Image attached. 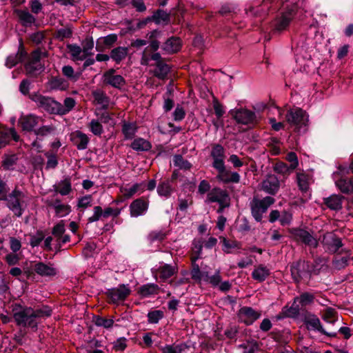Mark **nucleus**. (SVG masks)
<instances>
[{
  "mask_svg": "<svg viewBox=\"0 0 353 353\" xmlns=\"http://www.w3.org/2000/svg\"><path fill=\"white\" fill-rule=\"evenodd\" d=\"M151 58L156 62V68L152 72L154 75L159 79H165L170 72L169 65L162 61L161 57L158 52L153 54Z\"/></svg>",
  "mask_w": 353,
  "mask_h": 353,
  "instance_id": "obj_12",
  "label": "nucleus"
},
{
  "mask_svg": "<svg viewBox=\"0 0 353 353\" xmlns=\"http://www.w3.org/2000/svg\"><path fill=\"white\" fill-rule=\"evenodd\" d=\"M42 120L41 117L37 115L30 114L21 117L19 119V123L23 131L31 132L34 131V128Z\"/></svg>",
  "mask_w": 353,
  "mask_h": 353,
  "instance_id": "obj_18",
  "label": "nucleus"
},
{
  "mask_svg": "<svg viewBox=\"0 0 353 353\" xmlns=\"http://www.w3.org/2000/svg\"><path fill=\"white\" fill-rule=\"evenodd\" d=\"M147 317L148 323L156 324L164 317V312L159 310H152L148 313Z\"/></svg>",
  "mask_w": 353,
  "mask_h": 353,
  "instance_id": "obj_48",
  "label": "nucleus"
},
{
  "mask_svg": "<svg viewBox=\"0 0 353 353\" xmlns=\"http://www.w3.org/2000/svg\"><path fill=\"white\" fill-rule=\"evenodd\" d=\"M17 157L15 154L6 155L3 160V167L4 169L10 170L16 164Z\"/></svg>",
  "mask_w": 353,
  "mask_h": 353,
  "instance_id": "obj_56",
  "label": "nucleus"
},
{
  "mask_svg": "<svg viewBox=\"0 0 353 353\" xmlns=\"http://www.w3.org/2000/svg\"><path fill=\"white\" fill-rule=\"evenodd\" d=\"M343 199L342 196L333 194L325 199V203L331 210H340L342 207Z\"/></svg>",
  "mask_w": 353,
  "mask_h": 353,
  "instance_id": "obj_34",
  "label": "nucleus"
},
{
  "mask_svg": "<svg viewBox=\"0 0 353 353\" xmlns=\"http://www.w3.org/2000/svg\"><path fill=\"white\" fill-rule=\"evenodd\" d=\"M153 54L154 53L152 52V50L149 48V47L145 48L142 52V57L140 61L141 64L143 65H151L150 62V61H153V59L151 58Z\"/></svg>",
  "mask_w": 353,
  "mask_h": 353,
  "instance_id": "obj_62",
  "label": "nucleus"
},
{
  "mask_svg": "<svg viewBox=\"0 0 353 353\" xmlns=\"http://www.w3.org/2000/svg\"><path fill=\"white\" fill-rule=\"evenodd\" d=\"M137 131V125L134 122H123L122 132L125 139H132Z\"/></svg>",
  "mask_w": 353,
  "mask_h": 353,
  "instance_id": "obj_35",
  "label": "nucleus"
},
{
  "mask_svg": "<svg viewBox=\"0 0 353 353\" xmlns=\"http://www.w3.org/2000/svg\"><path fill=\"white\" fill-rule=\"evenodd\" d=\"M274 201V199L272 196H265L263 199L254 196L250 204L254 219L258 222L261 221L263 214L267 212Z\"/></svg>",
  "mask_w": 353,
  "mask_h": 353,
  "instance_id": "obj_4",
  "label": "nucleus"
},
{
  "mask_svg": "<svg viewBox=\"0 0 353 353\" xmlns=\"http://www.w3.org/2000/svg\"><path fill=\"white\" fill-rule=\"evenodd\" d=\"M336 185L343 193H353V179H340L336 180Z\"/></svg>",
  "mask_w": 353,
  "mask_h": 353,
  "instance_id": "obj_36",
  "label": "nucleus"
},
{
  "mask_svg": "<svg viewBox=\"0 0 353 353\" xmlns=\"http://www.w3.org/2000/svg\"><path fill=\"white\" fill-rule=\"evenodd\" d=\"M308 115L301 108H294L288 113V130L293 129L299 134L306 132Z\"/></svg>",
  "mask_w": 353,
  "mask_h": 353,
  "instance_id": "obj_2",
  "label": "nucleus"
},
{
  "mask_svg": "<svg viewBox=\"0 0 353 353\" xmlns=\"http://www.w3.org/2000/svg\"><path fill=\"white\" fill-rule=\"evenodd\" d=\"M12 311L13 318L17 325L32 329L37 328L38 322H36L33 308L16 305Z\"/></svg>",
  "mask_w": 353,
  "mask_h": 353,
  "instance_id": "obj_1",
  "label": "nucleus"
},
{
  "mask_svg": "<svg viewBox=\"0 0 353 353\" xmlns=\"http://www.w3.org/2000/svg\"><path fill=\"white\" fill-rule=\"evenodd\" d=\"M148 201L143 198L133 201L130 205V216L132 217H138L145 214L148 211Z\"/></svg>",
  "mask_w": 353,
  "mask_h": 353,
  "instance_id": "obj_17",
  "label": "nucleus"
},
{
  "mask_svg": "<svg viewBox=\"0 0 353 353\" xmlns=\"http://www.w3.org/2000/svg\"><path fill=\"white\" fill-rule=\"evenodd\" d=\"M187 345L184 343L166 345L161 348L162 353H182Z\"/></svg>",
  "mask_w": 353,
  "mask_h": 353,
  "instance_id": "obj_41",
  "label": "nucleus"
},
{
  "mask_svg": "<svg viewBox=\"0 0 353 353\" xmlns=\"http://www.w3.org/2000/svg\"><path fill=\"white\" fill-rule=\"evenodd\" d=\"M261 315L260 311L255 310L250 307L241 308L238 314L239 320L248 325H252L260 318Z\"/></svg>",
  "mask_w": 353,
  "mask_h": 353,
  "instance_id": "obj_10",
  "label": "nucleus"
},
{
  "mask_svg": "<svg viewBox=\"0 0 353 353\" xmlns=\"http://www.w3.org/2000/svg\"><path fill=\"white\" fill-rule=\"evenodd\" d=\"M71 141L78 150H83L87 148L90 139L86 134L77 130L72 133Z\"/></svg>",
  "mask_w": 353,
  "mask_h": 353,
  "instance_id": "obj_22",
  "label": "nucleus"
},
{
  "mask_svg": "<svg viewBox=\"0 0 353 353\" xmlns=\"http://www.w3.org/2000/svg\"><path fill=\"white\" fill-rule=\"evenodd\" d=\"M270 274V270L263 265L256 267L252 272V277L259 282L264 281Z\"/></svg>",
  "mask_w": 353,
  "mask_h": 353,
  "instance_id": "obj_27",
  "label": "nucleus"
},
{
  "mask_svg": "<svg viewBox=\"0 0 353 353\" xmlns=\"http://www.w3.org/2000/svg\"><path fill=\"white\" fill-rule=\"evenodd\" d=\"M55 130L53 125H43L37 130H34V134L38 137H45L52 134Z\"/></svg>",
  "mask_w": 353,
  "mask_h": 353,
  "instance_id": "obj_55",
  "label": "nucleus"
},
{
  "mask_svg": "<svg viewBox=\"0 0 353 353\" xmlns=\"http://www.w3.org/2000/svg\"><path fill=\"white\" fill-rule=\"evenodd\" d=\"M299 166V159L293 152H288V174Z\"/></svg>",
  "mask_w": 353,
  "mask_h": 353,
  "instance_id": "obj_54",
  "label": "nucleus"
},
{
  "mask_svg": "<svg viewBox=\"0 0 353 353\" xmlns=\"http://www.w3.org/2000/svg\"><path fill=\"white\" fill-rule=\"evenodd\" d=\"M76 101L72 97H67L64 99L63 104L59 103V114L64 115L71 111L75 106Z\"/></svg>",
  "mask_w": 353,
  "mask_h": 353,
  "instance_id": "obj_38",
  "label": "nucleus"
},
{
  "mask_svg": "<svg viewBox=\"0 0 353 353\" xmlns=\"http://www.w3.org/2000/svg\"><path fill=\"white\" fill-rule=\"evenodd\" d=\"M68 48L73 59L83 61L86 59L80 46L70 44L68 46Z\"/></svg>",
  "mask_w": 353,
  "mask_h": 353,
  "instance_id": "obj_44",
  "label": "nucleus"
},
{
  "mask_svg": "<svg viewBox=\"0 0 353 353\" xmlns=\"http://www.w3.org/2000/svg\"><path fill=\"white\" fill-rule=\"evenodd\" d=\"M305 324L308 330H316L323 334L330 337H335L336 332H327L321 325L319 319L313 314H308L305 316L304 320Z\"/></svg>",
  "mask_w": 353,
  "mask_h": 353,
  "instance_id": "obj_11",
  "label": "nucleus"
},
{
  "mask_svg": "<svg viewBox=\"0 0 353 353\" xmlns=\"http://www.w3.org/2000/svg\"><path fill=\"white\" fill-rule=\"evenodd\" d=\"M131 290L128 285H119L117 288H113L108 290L107 296L110 299L111 303L119 304L123 302L130 294Z\"/></svg>",
  "mask_w": 353,
  "mask_h": 353,
  "instance_id": "obj_8",
  "label": "nucleus"
},
{
  "mask_svg": "<svg viewBox=\"0 0 353 353\" xmlns=\"http://www.w3.org/2000/svg\"><path fill=\"white\" fill-rule=\"evenodd\" d=\"M34 271L41 276H54L57 274V270L52 264L37 262L33 266Z\"/></svg>",
  "mask_w": 353,
  "mask_h": 353,
  "instance_id": "obj_20",
  "label": "nucleus"
},
{
  "mask_svg": "<svg viewBox=\"0 0 353 353\" xmlns=\"http://www.w3.org/2000/svg\"><path fill=\"white\" fill-rule=\"evenodd\" d=\"M232 117L236 123L245 125H253L257 121L256 113L247 108H234L230 111Z\"/></svg>",
  "mask_w": 353,
  "mask_h": 353,
  "instance_id": "obj_6",
  "label": "nucleus"
},
{
  "mask_svg": "<svg viewBox=\"0 0 353 353\" xmlns=\"http://www.w3.org/2000/svg\"><path fill=\"white\" fill-rule=\"evenodd\" d=\"M56 192L62 196L68 195L72 191L70 179L65 178L53 186Z\"/></svg>",
  "mask_w": 353,
  "mask_h": 353,
  "instance_id": "obj_28",
  "label": "nucleus"
},
{
  "mask_svg": "<svg viewBox=\"0 0 353 353\" xmlns=\"http://www.w3.org/2000/svg\"><path fill=\"white\" fill-rule=\"evenodd\" d=\"M108 108H97L94 110V115L97 117L98 119L101 123L104 124H110L111 125H114L115 124V121L112 118V114L110 113L107 110Z\"/></svg>",
  "mask_w": 353,
  "mask_h": 353,
  "instance_id": "obj_24",
  "label": "nucleus"
},
{
  "mask_svg": "<svg viewBox=\"0 0 353 353\" xmlns=\"http://www.w3.org/2000/svg\"><path fill=\"white\" fill-rule=\"evenodd\" d=\"M25 197V194L17 188H15L12 192L4 198V200L6 201L7 207L17 217L21 216L23 213L24 210L22 205Z\"/></svg>",
  "mask_w": 353,
  "mask_h": 353,
  "instance_id": "obj_3",
  "label": "nucleus"
},
{
  "mask_svg": "<svg viewBox=\"0 0 353 353\" xmlns=\"http://www.w3.org/2000/svg\"><path fill=\"white\" fill-rule=\"evenodd\" d=\"M52 314V310L48 305H43L42 307L34 309V316H35L36 322L39 323L40 319L46 318Z\"/></svg>",
  "mask_w": 353,
  "mask_h": 353,
  "instance_id": "obj_47",
  "label": "nucleus"
},
{
  "mask_svg": "<svg viewBox=\"0 0 353 353\" xmlns=\"http://www.w3.org/2000/svg\"><path fill=\"white\" fill-rule=\"evenodd\" d=\"M72 36V30L69 28H61L55 34V37L61 41L70 38Z\"/></svg>",
  "mask_w": 353,
  "mask_h": 353,
  "instance_id": "obj_64",
  "label": "nucleus"
},
{
  "mask_svg": "<svg viewBox=\"0 0 353 353\" xmlns=\"http://www.w3.org/2000/svg\"><path fill=\"white\" fill-rule=\"evenodd\" d=\"M172 188L169 181L161 182L157 187V192L159 196L169 197L172 192Z\"/></svg>",
  "mask_w": 353,
  "mask_h": 353,
  "instance_id": "obj_46",
  "label": "nucleus"
},
{
  "mask_svg": "<svg viewBox=\"0 0 353 353\" xmlns=\"http://www.w3.org/2000/svg\"><path fill=\"white\" fill-rule=\"evenodd\" d=\"M296 181L299 189L302 192H307L309 189V176L304 172H297Z\"/></svg>",
  "mask_w": 353,
  "mask_h": 353,
  "instance_id": "obj_43",
  "label": "nucleus"
},
{
  "mask_svg": "<svg viewBox=\"0 0 353 353\" xmlns=\"http://www.w3.org/2000/svg\"><path fill=\"white\" fill-rule=\"evenodd\" d=\"M146 182L142 181L139 183H134L130 188H125L121 190L123 196L125 199H130L135 194H141L145 190Z\"/></svg>",
  "mask_w": 353,
  "mask_h": 353,
  "instance_id": "obj_25",
  "label": "nucleus"
},
{
  "mask_svg": "<svg viewBox=\"0 0 353 353\" xmlns=\"http://www.w3.org/2000/svg\"><path fill=\"white\" fill-rule=\"evenodd\" d=\"M23 57V52H20L14 55H10L6 60V66H8V68H12L16 65L19 62L22 61Z\"/></svg>",
  "mask_w": 353,
  "mask_h": 353,
  "instance_id": "obj_57",
  "label": "nucleus"
},
{
  "mask_svg": "<svg viewBox=\"0 0 353 353\" xmlns=\"http://www.w3.org/2000/svg\"><path fill=\"white\" fill-rule=\"evenodd\" d=\"M94 323L97 326L110 328L113 325L114 321L111 319H105L101 316H97L94 319Z\"/></svg>",
  "mask_w": 353,
  "mask_h": 353,
  "instance_id": "obj_60",
  "label": "nucleus"
},
{
  "mask_svg": "<svg viewBox=\"0 0 353 353\" xmlns=\"http://www.w3.org/2000/svg\"><path fill=\"white\" fill-rule=\"evenodd\" d=\"M243 349V353H255L258 350L257 343L255 341H248L239 345Z\"/></svg>",
  "mask_w": 353,
  "mask_h": 353,
  "instance_id": "obj_58",
  "label": "nucleus"
},
{
  "mask_svg": "<svg viewBox=\"0 0 353 353\" xmlns=\"http://www.w3.org/2000/svg\"><path fill=\"white\" fill-rule=\"evenodd\" d=\"M157 271L159 274L160 278L163 280H165L176 273L177 268L176 266L164 264L160 266Z\"/></svg>",
  "mask_w": 353,
  "mask_h": 353,
  "instance_id": "obj_32",
  "label": "nucleus"
},
{
  "mask_svg": "<svg viewBox=\"0 0 353 353\" xmlns=\"http://www.w3.org/2000/svg\"><path fill=\"white\" fill-rule=\"evenodd\" d=\"M314 297L313 294L305 292L300 295V296L294 299L293 306L295 309H299V307H303L312 303Z\"/></svg>",
  "mask_w": 353,
  "mask_h": 353,
  "instance_id": "obj_31",
  "label": "nucleus"
},
{
  "mask_svg": "<svg viewBox=\"0 0 353 353\" xmlns=\"http://www.w3.org/2000/svg\"><path fill=\"white\" fill-rule=\"evenodd\" d=\"M159 288L154 283H147L141 286L138 293L143 297H148L159 293Z\"/></svg>",
  "mask_w": 353,
  "mask_h": 353,
  "instance_id": "obj_30",
  "label": "nucleus"
},
{
  "mask_svg": "<svg viewBox=\"0 0 353 353\" xmlns=\"http://www.w3.org/2000/svg\"><path fill=\"white\" fill-rule=\"evenodd\" d=\"M181 47V41L179 37H172L163 45V50L168 54L178 52Z\"/></svg>",
  "mask_w": 353,
  "mask_h": 353,
  "instance_id": "obj_26",
  "label": "nucleus"
},
{
  "mask_svg": "<svg viewBox=\"0 0 353 353\" xmlns=\"http://www.w3.org/2000/svg\"><path fill=\"white\" fill-rule=\"evenodd\" d=\"M104 83L116 88H121L125 84L124 78L119 74H115L114 69H110L103 74Z\"/></svg>",
  "mask_w": 353,
  "mask_h": 353,
  "instance_id": "obj_16",
  "label": "nucleus"
},
{
  "mask_svg": "<svg viewBox=\"0 0 353 353\" xmlns=\"http://www.w3.org/2000/svg\"><path fill=\"white\" fill-rule=\"evenodd\" d=\"M335 314L334 309L328 307L325 309L323 319L327 323L333 324L336 321Z\"/></svg>",
  "mask_w": 353,
  "mask_h": 353,
  "instance_id": "obj_63",
  "label": "nucleus"
},
{
  "mask_svg": "<svg viewBox=\"0 0 353 353\" xmlns=\"http://www.w3.org/2000/svg\"><path fill=\"white\" fill-rule=\"evenodd\" d=\"M92 95L94 101L97 104L101 105V108H108L109 103V99L103 91L95 90L92 92Z\"/></svg>",
  "mask_w": 353,
  "mask_h": 353,
  "instance_id": "obj_45",
  "label": "nucleus"
},
{
  "mask_svg": "<svg viewBox=\"0 0 353 353\" xmlns=\"http://www.w3.org/2000/svg\"><path fill=\"white\" fill-rule=\"evenodd\" d=\"M168 232L164 230L151 231L148 235V240L150 243L161 242L165 239Z\"/></svg>",
  "mask_w": 353,
  "mask_h": 353,
  "instance_id": "obj_40",
  "label": "nucleus"
},
{
  "mask_svg": "<svg viewBox=\"0 0 353 353\" xmlns=\"http://www.w3.org/2000/svg\"><path fill=\"white\" fill-rule=\"evenodd\" d=\"M322 243L325 249L332 253L338 252L343 245L341 239L332 232L323 235Z\"/></svg>",
  "mask_w": 353,
  "mask_h": 353,
  "instance_id": "obj_15",
  "label": "nucleus"
},
{
  "mask_svg": "<svg viewBox=\"0 0 353 353\" xmlns=\"http://www.w3.org/2000/svg\"><path fill=\"white\" fill-rule=\"evenodd\" d=\"M217 172L216 179L224 183H237L240 181L241 176L236 172H232L226 168L225 165L215 169Z\"/></svg>",
  "mask_w": 353,
  "mask_h": 353,
  "instance_id": "obj_9",
  "label": "nucleus"
},
{
  "mask_svg": "<svg viewBox=\"0 0 353 353\" xmlns=\"http://www.w3.org/2000/svg\"><path fill=\"white\" fill-rule=\"evenodd\" d=\"M279 188V181L274 175H268L261 183V189L270 194H274Z\"/></svg>",
  "mask_w": 353,
  "mask_h": 353,
  "instance_id": "obj_19",
  "label": "nucleus"
},
{
  "mask_svg": "<svg viewBox=\"0 0 353 353\" xmlns=\"http://www.w3.org/2000/svg\"><path fill=\"white\" fill-rule=\"evenodd\" d=\"M62 72L65 77L72 81H76L79 78V75L75 74L74 69L70 65L63 66Z\"/></svg>",
  "mask_w": 353,
  "mask_h": 353,
  "instance_id": "obj_61",
  "label": "nucleus"
},
{
  "mask_svg": "<svg viewBox=\"0 0 353 353\" xmlns=\"http://www.w3.org/2000/svg\"><path fill=\"white\" fill-rule=\"evenodd\" d=\"M69 86L68 81L62 77H54L51 81V87L53 89L65 90Z\"/></svg>",
  "mask_w": 353,
  "mask_h": 353,
  "instance_id": "obj_49",
  "label": "nucleus"
},
{
  "mask_svg": "<svg viewBox=\"0 0 353 353\" xmlns=\"http://www.w3.org/2000/svg\"><path fill=\"white\" fill-rule=\"evenodd\" d=\"M94 48V41L92 38H86L83 42L82 51L87 58L92 54V50Z\"/></svg>",
  "mask_w": 353,
  "mask_h": 353,
  "instance_id": "obj_52",
  "label": "nucleus"
},
{
  "mask_svg": "<svg viewBox=\"0 0 353 353\" xmlns=\"http://www.w3.org/2000/svg\"><path fill=\"white\" fill-rule=\"evenodd\" d=\"M12 139L15 141L19 140V136L14 128L3 127L0 131V148L6 147Z\"/></svg>",
  "mask_w": 353,
  "mask_h": 353,
  "instance_id": "obj_21",
  "label": "nucleus"
},
{
  "mask_svg": "<svg viewBox=\"0 0 353 353\" xmlns=\"http://www.w3.org/2000/svg\"><path fill=\"white\" fill-rule=\"evenodd\" d=\"M19 17L25 26L31 25L35 21L34 17L30 12L26 11L19 12Z\"/></svg>",
  "mask_w": 353,
  "mask_h": 353,
  "instance_id": "obj_59",
  "label": "nucleus"
},
{
  "mask_svg": "<svg viewBox=\"0 0 353 353\" xmlns=\"http://www.w3.org/2000/svg\"><path fill=\"white\" fill-rule=\"evenodd\" d=\"M304 262L299 261L296 265H293L291 268V274L293 279L298 282L300 279L305 274Z\"/></svg>",
  "mask_w": 353,
  "mask_h": 353,
  "instance_id": "obj_39",
  "label": "nucleus"
},
{
  "mask_svg": "<svg viewBox=\"0 0 353 353\" xmlns=\"http://www.w3.org/2000/svg\"><path fill=\"white\" fill-rule=\"evenodd\" d=\"M173 164L179 169L188 170L191 168L190 163L184 159L182 156L179 154L174 156Z\"/></svg>",
  "mask_w": 353,
  "mask_h": 353,
  "instance_id": "obj_51",
  "label": "nucleus"
},
{
  "mask_svg": "<svg viewBox=\"0 0 353 353\" xmlns=\"http://www.w3.org/2000/svg\"><path fill=\"white\" fill-rule=\"evenodd\" d=\"M55 212V214L59 217H63L71 212V208L69 205L61 203L59 200H55L53 203L49 204Z\"/></svg>",
  "mask_w": 353,
  "mask_h": 353,
  "instance_id": "obj_29",
  "label": "nucleus"
},
{
  "mask_svg": "<svg viewBox=\"0 0 353 353\" xmlns=\"http://www.w3.org/2000/svg\"><path fill=\"white\" fill-rule=\"evenodd\" d=\"M43 68L41 63H36L32 61H28L26 64V70L28 74H34L37 72L41 71Z\"/></svg>",
  "mask_w": 353,
  "mask_h": 353,
  "instance_id": "obj_53",
  "label": "nucleus"
},
{
  "mask_svg": "<svg viewBox=\"0 0 353 353\" xmlns=\"http://www.w3.org/2000/svg\"><path fill=\"white\" fill-rule=\"evenodd\" d=\"M207 201L210 203H218L219 208V213H221L224 208L230 205V196L227 192L219 188H214L211 190L207 195Z\"/></svg>",
  "mask_w": 353,
  "mask_h": 353,
  "instance_id": "obj_7",
  "label": "nucleus"
},
{
  "mask_svg": "<svg viewBox=\"0 0 353 353\" xmlns=\"http://www.w3.org/2000/svg\"><path fill=\"white\" fill-rule=\"evenodd\" d=\"M128 52V48L117 47L111 50L110 57L117 63H119L122 60H123L126 57Z\"/></svg>",
  "mask_w": 353,
  "mask_h": 353,
  "instance_id": "obj_33",
  "label": "nucleus"
},
{
  "mask_svg": "<svg viewBox=\"0 0 353 353\" xmlns=\"http://www.w3.org/2000/svg\"><path fill=\"white\" fill-rule=\"evenodd\" d=\"M131 148L136 151H148L152 145L148 141L143 138H137L132 142Z\"/></svg>",
  "mask_w": 353,
  "mask_h": 353,
  "instance_id": "obj_37",
  "label": "nucleus"
},
{
  "mask_svg": "<svg viewBox=\"0 0 353 353\" xmlns=\"http://www.w3.org/2000/svg\"><path fill=\"white\" fill-rule=\"evenodd\" d=\"M90 131L95 136L101 137L103 133L102 123L97 119H92L88 125Z\"/></svg>",
  "mask_w": 353,
  "mask_h": 353,
  "instance_id": "obj_42",
  "label": "nucleus"
},
{
  "mask_svg": "<svg viewBox=\"0 0 353 353\" xmlns=\"http://www.w3.org/2000/svg\"><path fill=\"white\" fill-rule=\"evenodd\" d=\"M30 99L37 105L50 114H59V102L49 97L43 96L39 93H32Z\"/></svg>",
  "mask_w": 353,
  "mask_h": 353,
  "instance_id": "obj_5",
  "label": "nucleus"
},
{
  "mask_svg": "<svg viewBox=\"0 0 353 353\" xmlns=\"http://www.w3.org/2000/svg\"><path fill=\"white\" fill-rule=\"evenodd\" d=\"M341 252L345 256H336L332 261V267L338 270L345 268L349 265L350 260H352L350 250H342Z\"/></svg>",
  "mask_w": 353,
  "mask_h": 353,
  "instance_id": "obj_23",
  "label": "nucleus"
},
{
  "mask_svg": "<svg viewBox=\"0 0 353 353\" xmlns=\"http://www.w3.org/2000/svg\"><path fill=\"white\" fill-rule=\"evenodd\" d=\"M223 243V250L226 253H231L232 250L234 248H240L241 245L236 241H230L224 237L221 238Z\"/></svg>",
  "mask_w": 353,
  "mask_h": 353,
  "instance_id": "obj_50",
  "label": "nucleus"
},
{
  "mask_svg": "<svg viewBox=\"0 0 353 353\" xmlns=\"http://www.w3.org/2000/svg\"><path fill=\"white\" fill-rule=\"evenodd\" d=\"M291 236L296 239L297 241H300L305 244L315 248L318 245L317 241L307 231L301 229H294L289 231Z\"/></svg>",
  "mask_w": 353,
  "mask_h": 353,
  "instance_id": "obj_13",
  "label": "nucleus"
},
{
  "mask_svg": "<svg viewBox=\"0 0 353 353\" xmlns=\"http://www.w3.org/2000/svg\"><path fill=\"white\" fill-rule=\"evenodd\" d=\"M210 156L212 159V165L214 169L225 165V151L221 145H214L210 152Z\"/></svg>",
  "mask_w": 353,
  "mask_h": 353,
  "instance_id": "obj_14",
  "label": "nucleus"
}]
</instances>
